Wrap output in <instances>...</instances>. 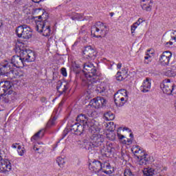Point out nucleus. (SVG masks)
Here are the masks:
<instances>
[{
  "label": "nucleus",
  "mask_w": 176,
  "mask_h": 176,
  "mask_svg": "<svg viewBox=\"0 0 176 176\" xmlns=\"http://www.w3.org/2000/svg\"><path fill=\"white\" fill-rule=\"evenodd\" d=\"M118 137L119 140H123V138H124V135H120V133H118Z\"/></svg>",
  "instance_id": "nucleus-50"
},
{
  "label": "nucleus",
  "mask_w": 176,
  "mask_h": 176,
  "mask_svg": "<svg viewBox=\"0 0 176 176\" xmlns=\"http://www.w3.org/2000/svg\"><path fill=\"white\" fill-rule=\"evenodd\" d=\"M82 71L85 74L87 79V83L89 86H91L94 85V83H97V80H98V78H97L98 74H97V69H96L94 65L90 63H85Z\"/></svg>",
  "instance_id": "nucleus-2"
},
{
  "label": "nucleus",
  "mask_w": 176,
  "mask_h": 176,
  "mask_svg": "<svg viewBox=\"0 0 176 176\" xmlns=\"http://www.w3.org/2000/svg\"><path fill=\"white\" fill-rule=\"evenodd\" d=\"M36 55L35 52L30 50H22L20 51L19 56H14L11 59V62L6 61L5 65L0 66V72L5 74L8 71H10L13 67L16 68H23L24 63H32L35 61Z\"/></svg>",
  "instance_id": "nucleus-1"
},
{
  "label": "nucleus",
  "mask_w": 176,
  "mask_h": 176,
  "mask_svg": "<svg viewBox=\"0 0 176 176\" xmlns=\"http://www.w3.org/2000/svg\"><path fill=\"white\" fill-rule=\"evenodd\" d=\"M138 28V25H136L135 23H134L131 26V31L132 35H134V33L135 32V30Z\"/></svg>",
  "instance_id": "nucleus-38"
},
{
  "label": "nucleus",
  "mask_w": 176,
  "mask_h": 176,
  "mask_svg": "<svg viewBox=\"0 0 176 176\" xmlns=\"http://www.w3.org/2000/svg\"><path fill=\"white\" fill-rule=\"evenodd\" d=\"M114 102L117 107H123L126 102L123 100V98L117 92L114 95Z\"/></svg>",
  "instance_id": "nucleus-19"
},
{
  "label": "nucleus",
  "mask_w": 176,
  "mask_h": 176,
  "mask_svg": "<svg viewBox=\"0 0 176 176\" xmlns=\"http://www.w3.org/2000/svg\"><path fill=\"white\" fill-rule=\"evenodd\" d=\"M124 176H135V175H134L133 172H131V170L126 168L124 171Z\"/></svg>",
  "instance_id": "nucleus-36"
},
{
  "label": "nucleus",
  "mask_w": 176,
  "mask_h": 176,
  "mask_svg": "<svg viewBox=\"0 0 176 176\" xmlns=\"http://www.w3.org/2000/svg\"><path fill=\"white\" fill-rule=\"evenodd\" d=\"M108 28L102 22H97L96 25H93L91 28V35L96 38H101L105 36Z\"/></svg>",
  "instance_id": "nucleus-5"
},
{
  "label": "nucleus",
  "mask_w": 176,
  "mask_h": 176,
  "mask_svg": "<svg viewBox=\"0 0 176 176\" xmlns=\"http://www.w3.org/2000/svg\"><path fill=\"white\" fill-rule=\"evenodd\" d=\"M91 94H90L89 91H87L86 93L85 94V96L86 100H89L91 98Z\"/></svg>",
  "instance_id": "nucleus-45"
},
{
  "label": "nucleus",
  "mask_w": 176,
  "mask_h": 176,
  "mask_svg": "<svg viewBox=\"0 0 176 176\" xmlns=\"http://www.w3.org/2000/svg\"><path fill=\"white\" fill-rule=\"evenodd\" d=\"M151 3H152V0L143 3L142 5V10H146V12H151L152 10V6H151Z\"/></svg>",
  "instance_id": "nucleus-27"
},
{
  "label": "nucleus",
  "mask_w": 176,
  "mask_h": 176,
  "mask_svg": "<svg viewBox=\"0 0 176 176\" xmlns=\"http://www.w3.org/2000/svg\"><path fill=\"white\" fill-rule=\"evenodd\" d=\"M104 118L105 120H107V121L113 120L115 119V116L112 112L108 111L104 114Z\"/></svg>",
  "instance_id": "nucleus-28"
},
{
  "label": "nucleus",
  "mask_w": 176,
  "mask_h": 176,
  "mask_svg": "<svg viewBox=\"0 0 176 176\" xmlns=\"http://www.w3.org/2000/svg\"><path fill=\"white\" fill-rule=\"evenodd\" d=\"M56 124V118H54L52 120H50L47 124V127H52Z\"/></svg>",
  "instance_id": "nucleus-37"
},
{
  "label": "nucleus",
  "mask_w": 176,
  "mask_h": 176,
  "mask_svg": "<svg viewBox=\"0 0 176 176\" xmlns=\"http://www.w3.org/2000/svg\"><path fill=\"white\" fill-rule=\"evenodd\" d=\"M82 54L84 57L87 58V60H95L97 57V51H96L93 47L90 45L85 47L84 50L82 51Z\"/></svg>",
  "instance_id": "nucleus-11"
},
{
  "label": "nucleus",
  "mask_w": 176,
  "mask_h": 176,
  "mask_svg": "<svg viewBox=\"0 0 176 176\" xmlns=\"http://www.w3.org/2000/svg\"><path fill=\"white\" fill-rule=\"evenodd\" d=\"M19 144L16 143V144H13L12 145V148H13L14 149H16V148H19Z\"/></svg>",
  "instance_id": "nucleus-51"
},
{
  "label": "nucleus",
  "mask_w": 176,
  "mask_h": 176,
  "mask_svg": "<svg viewBox=\"0 0 176 176\" xmlns=\"http://www.w3.org/2000/svg\"><path fill=\"white\" fill-rule=\"evenodd\" d=\"M38 19H36V30L38 32L42 34L43 36H50L52 30L50 26L47 25V21L46 19H42V16H38Z\"/></svg>",
  "instance_id": "nucleus-4"
},
{
  "label": "nucleus",
  "mask_w": 176,
  "mask_h": 176,
  "mask_svg": "<svg viewBox=\"0 0 176 176\" xmlns=\"http://www.w3.org/2000/svg\"><path fill=\"white\" fill-rule=\"evenodd\" d=\"M61 74L63 76H67V69L65 67L61 69Z\"/></svg>",
  "instance_id": "nucleus-46"
},
{
  "label": "nucleus",
  "mask_w": 176,
  "mask_h": 176,
  "mask_svg": "<svg viewBox=\"0 0 176 176\" xmlns=\"http://www.w3.org/2000/svg\"><path fill=\"white\" fill-rule=\"evenodd\" d=\"M117 68H118V69H120L122 68V63H120L117 65Z\"/></svg>",
  "instance_id": "nucleus-53"
},
{
  "label": "nucleus",
  "mask_w": 176,
  "mask_h": 176,
  "mask_svg": "<svg viewBox=\"0 0 176 176\" xmlns=\"http://www.w3.org/2000/svg\"><path fill=\"white\" fill-rule=\"evenodd\" d=\"M78 123H75L71 126V129H70L71 131H72L73 133H76V134L78 131Z\"/></svg>",
  "instance_id": "nucleus-39"
},
{
  "label": "nucleus",
  "mask_w": 176,
  "mask_h": 176,
  "mask_svg": "<svg viewBox=\"0 0 176 176\" xmlns=\"http://www.w3.org/2000/svg\"><path fill=\"white\" fill-rule=\"evenodd\" d=\"M1 75H6L10 79H14V78H21L24 76V72L20 69L12 68L9 71L5 72V74L0 72Z\"/></svg>",
  "instance_id": "nucleus-10"
},
{
  "label": "nucleus",
  "mask_w": 176,
  "mask_h": 176,
  "mask_svg": "<svg viewBox=\"0 0 176 176\" xmlns=\"http://www.w3.org/2000/svg\"><path fill=\"white\" fill-rule=\"evenodd\" d=\"M172 39L173 41H176V37L173 35L172 36Z\"/></svg>",
  "instance_id": "nucleus-60"
},
{
  "label": "nucleus",
  "mask_w": 176,
  "mask_h": 176,
  "mask_svg": "<svg viewBox=\"0 0 176 176\" xmlns=\"http://www.w3.org/2000/svg\"><path fill=\"white\" fill-rule=\"evenodd\" d=\"M45 134V131L43 130H40L38 132H37L34 135L36 137H39V138H42Z\"/></svg>",
  "instance_id": "nucleus-41"
},
{
  "label": "nucleus",
  "mask_w": 176,
  "mask_h": 176,
  "mask_svg": "<svg viewBox=\"0 0 176 176\" xmlns=\"http://www.w3.org/2000/svg\"><path fill=\"white\" fill-rule=\"evenodd\" d=\"M88 116L90 117V118H93V112H90V113H88Z\"/></svg>",
  "instance_id": "nucleus-56"
},
{
  "label": "nucleus",
  "mask_w": 176,
  "mask_h": 176,
  "mask_svg": "<svg viewBox=\"0 0 176 176\" xmlns=\"http://www.w3.org/2000/svg\"><path fill=\"white\" fill-rule=\"evenodd\" d=\"M56 89L58 93H60V94H63L64 93H65L67 89H68V84H67V82H63L61 81H59L58 82Z\"/></svg>",
  "instance_id": "nucleus-20"
},
{
  "label": "nucleus",
  "mask_w": 176,
  "mask_h": 176,
  "mask_svg": "<svg viewBox=\"0 0 176 176\" xmlns=\"http://www.w3.org/2000/svg\"><path fill=\"white\" fill-rule=\"evenodd\" d=\"M152 86L151 80L149 78H146L142 82L140 87V90L142 93H148L151 91Z\"/></svg>",
  "instance_id": "nucleus-16"
},
{
  "label": "nucleus",
  "mask_w": 176,
  "mask_h": 176,
  "mask_svg": "<svg viewBox=\"0 0 176 176\" xmlns=\"http://www.w3.org/2000/svg\"><path fill=\"white\" fill-rule=\"evenodd\" d=\"M117 93L122 97V101L127 102L129 95H127V91L126 89H120Z\"/></svg>",
  "instance_id": "nucleus-23"
},
{
  "label": "nucleus",
  "mask_w": 176,
  "mask_h": 176,
  "mask_svg": "<svg viewBox=\"0 0 176 176\" xmlns=\"http://www.w3.org/2000/svg\"><path fill=\"white\" fill-rule=\"evenodd\" d=\"M160 87L165 94H168V96H170V94H173V91H174L176 89V86L174 84V82L170 81V80H164L163 82L160 85Z\"/></svg>",
  "instance_id": "nucleus-7"
},
{
  "label": "nucleus",
  "mask_w": 176,
  "mask_h": 176,
  "mask_svg": "<svg viewBox=\"0 0 176 176\" xmlns=\"http://www.w3.org/2000/svg\"><path fill=\"white\" fill-rule=\"evenodd\" d=\"M173 57V54L170 51H165L160 57V63L162 65H168L170 60Z\"/></svg>",
  "instance_id": "nucleus-13"
},
{
  "label": "nucleus",
  "mask_w": 176,
  "mask_h": 176,
  "mask_svg": "<svg viewBox=\"0 0 176 176\" xmlns=\"http://www.w3.org/2000/svg\"><path fill=\"white\" fill-rule=\"evenodd\" d=\"M144 176H153L155 175V169L152 168H146L143 170Z\"/></svg>",
  "instance_id": "nucleus-26"
},
{
  "label": "nucleus",
  "mask_w": 176,
  "mask_h": 176,
  "mask_svg": "<svg viewBox=\"0 0 176 176\" xmlns=\"http://www.w3.org/2000/svg\"><path fill=\"white\" fill-rule=\"evenodd\" d=\"M165 46H166L167 47H169L170 46H173V42L171 41L166 42L165 43Z\"/></svg>",
  "instance_id": "nucleus-48"
},
{
  "label": "nucleus",
  "mask_w": 176,
  "mask_h": 176,
  "mask_svg": "<svg viewBox=\"0 0 176 176\" xmlns=\"http://www.w3.org/2000/svg\"><path fill=\"white\" fill-rule=\"evenodd\" d=\"M106 137L110 141H115L116 140V133L114 131H106Z\"/></svg>",
  "instance_id": "nucleus-24"
},
{
  "label": "nucleus",
  "mask_w": 176,
  "mask_h": 176,
  "mask_svg": "<svg viewBox=\"0 0 176 176\" xmlns=\"http://www.w3.org/2000/svg\"><path fill=\"white\" fill-rule=\"evenodd\" d=\"M96 176H105V175H96Z\"/></svg>",
  "instance_id": "nucleus-63"
},
{
  "label": "nucleus",
  "mask_w": 176,
  "mask_h": 176,
  "mask_svg": "<svg viewBox=\"0 0 176 176\" xmlns=\"http://www.w3.org/2000/svg\"><path fill=\"white\" fill-rule=\"evenodd\" d=\"M17 152L19 156H24V153H25V148H24V146H18Z\"/></svg>",
  "instance_id": "nucleus-34"
},
{
  "label": "nucleus",
  "mask_w": 176,
  "mask_h": 176,
  "mask_svg": "<svg viewBox=\"0 0 176 176\" xmlns=\"http://www.w3.org/2000/svg\"><path fill=\"white\" fill-rule=\"evenodd\" d=\"M89 118H87V116L85 114H80L79 116H77L76 118V122H78L81 124H87V120Z\"/></svg>",
  "instance_id": "nucleus-22"
},
{
  "label": "nucleus",
  "mask_w": 176,
  "mask_h": 176,
  "mask_svg": "<svg viewBox=\"0 0 176 176\" xmlns=\"http://www.w3.org/2000/svg\"><path fill=\"white\" fill-rule=\"evenodd\" d=\"M123 144L126 145H131L133 144V139L126 138L123 140Z\"/></svg>",
  "instance_id": "nucleus-40"
},
{
  "label": "nucleus",
  "mask_w": 176,
  "mask_h": 176,
  "mask_svg": "<svg viewBox=\"0 0 176 176\" xmlns=\"http://www.w3.org/2000/svg\"><path fill=\"white\" fill-rule=\"evenodd\" d=\"M10 171H12V163L10 160L5 159L0 161V173L7 174V173Z\"/></svg>",
  "instance_id": "nucleus-12"
},
{
  "label": "nucleus",
  "mask_w": 176,
  "mask_h": 176,
  "mask_svg": "<svg viewBox=\"0 0 176 176\" xmlns=\"http://www.w3.org/2000/svg\"><path fill=\"white\" fill-rule=\"evenodd\" d=\"M3 25V23H2V21H0V28H1V27H2Z\"/></svg>",
  "instance_id": "nucleus-62"
},
{
  "label": "nucleus",
  "mask_w": 176,
  "mask_h": 176,
  "mask_svg": "<svg viewBox=\"0 0 176 176\" xmlns=\"http://www.w3.org/2000/svg\"><path fill=\"white\" fill-rule=\"evenodd\" d=\"M84 126H85V130H87V129H89V131L91 133H97L100 130L98 126H96V120L94 119L88 118L87 124H84Z\"/></svg>",
  "instance_id": "nucleus-15"
},
{
  "label": "nucleus",
  "mask_w": 176,
  "mask_h": 176,
  "mask_svg": "<svg viewBox=\"0 0 176 176\" xmlns=\"http://www.w3.org/2000/svg\"><path fill=\"white\" fill-rule=\"evenodd\" d=\"M134 156L139 160L140 166H146L148 162L151 161V157L148 155L142 147L138 145H134L131 148Z\"/></svg>",
  "instance_id": "nucleus-3"
},
{
  "label": "nucleus",
  "mask_w": 176,
  "mask_h": 176,
  "mask_svg": "<svg viewBox=\"0 0 176 176\" xmlns=\"http://www.w3.org/2000/svg\"><path fill=\"white\" fill-rule=\"evenodd\" d=\"M89 168L94 173H98V171H101L102 169V164L100 161L95 160L89 164Z\"/></svg>",
  "instance_id": "nucleus-17"
},
{
  "label": "nucleus",
  "mask_w": 176,
  "mask_h": 176,
  "mask_svg": "<svg viewBox=\"0 0 176 176\" xmlns=\"http://www.w3.org/2000/svg\"><path fill=\"white\" fill-rule=\"evenodd\" d=\"M35 3H39V2H42V0H32Z\"/></svg>",
  "instance_id": "nucleus-54"
},
{
  "label": "nucleus",
  "mask_w": 176,
  "mask_h": 176,
  "mask_svg": "<svg viewBox=\"0 0 176 176\" xmlns=\"http://www.w3.org/2000/svg\"><path fill=\"white\" fill-rule=\"evenodd\" d=\"M13 90L12 89V82L10 81H2L0 82V100L6 94H12Z\"/></svg>",
  "instance_id": "nucleus-9"
},
{
  "label": "nucleus",
  "mask_w": 176,
  "mask_h": 176,
  "mask_svg": "<svg viewBox=\"0 0 176 176\" xmlns=\"http://www.w3.org/2000/svg\"><path fill=\"white\" fill-rule=\"evenodd\" d=\"M38 140H41V138L36 136V135H34L31 138V141H32V142H35V141H38Z\"/></svg>",
  "instance_id": "nucleus-43"
},
{
  "label": "nucleus",
  "mask_w": 176,
  "mask_h": 176,
  "mask_svg": "<svg viewBox=\"0 0 176 176\" xmlns=\"http://www.w3.org/2000/svg\"><path fill=\"white\" fill-rule=\"evenodd\" d=\"M24 0H15L14 2L18 5H22Z\"/></svg>",
  "instance_id": "nucleus-49"
},
{
  "label": "nucleus",
  "mask_w": 176,
  "mask_h": 176,
  "mask_svg": "<svg viewBox=\"0 0 176 176\" xmlns=\"http://www.w3.org/2000/svg\"><path fill=\"white\" fill-rule=\"evenodd\" d=\"M129 131V133H131V130H130V129L127 128V127H124L123 128V131Z\"/></svg>",
  "instance_id": "nucleus-52"
},
{
  "label": "nucleus",
  "mask_w": 176,
  "mask_h": 176,
  "mask_svg": "<svg viewBox=\"0 0 176 176\" xmlns=\"http://www.w3.org/2000/svg\"><path fill=\"white\" fill-rule=\"evenodd\" d=\"M71 19L74 21H82V20H83V14L73 12L72 14Z\"/></svg>",
  "instance_id": "nucleus-25"
},
{
  "label": "nucleus",
  "mask_w": 176,
  "mask_h": 176,
  "mask_svg": "<svg viewBox=\"0 0 176 176\" xmlns=\"http://www.w3.org/2000/svg\"><path fill=\"white\" fill-rule=\"evenodd\" d=\"M149 58H152V56L149 55L148 54H146V56L144 57L146 64H149V63H151V60L146 61V60H149Z\"/></svg>",
  "instance_id": "nucleus-42"
},
{
  "label": "nucleus",
  "mask_w": 176,
  "mask_h": 176,
  "mask_svg": "<svg viewBox=\"0 0 176 176\" xmlns=\"http://www.w3.org/2000/svg\"><path fill=\"white\" fill-rule=\"evenodd\" d=\"M102 168H105L106 170H104V174L111 175L113 173V168H111V164L109 162H104L102 164Z\"/></svg>",
  "instance_id": "nucleus-21"
},
{
  "label": "nucleus",
  "mask_w": 176,
  "mask_h": 176,
  "mask_svg": "<svg viewBox=\"0 0 176 176\" xmlns=\"http://www.w3.org/2000/svg\"><path fill=\"white\" fill-rule=\"evenodd\" d=\"M165 76L169 78H174V76H176V73L173 69H168L165 72Z\"/></svg>",
  "instance_id": "nucleus-32"
},
{
  "label": "nucleus",
  "mask_w": 176,
  "mask_h": 176,
  "mask_svg": "<svg viewBox=\"0 0 176 176\" xmlns=\"http://www.w3.org/2000/svg\"><path fill=\"white\" fill-rule=\"evenodd\" d=\"M107 131H115V129H116V125L113 124V122H110L107 124Z\"/></svg>",
  "instance_id": "nucleus-30"
},
{
  "label": "nucleus",
  "mask_w": 176,
  "mask_h": 176,
  "mask_svg": "<svg viewBox=\"0 0 176 176\" xmlns=\"http://www.w3.org/2000/svg\"><path fill=\"white\" fill-rule=\"evenodd\" d=\"M16 34L18 38H23V39L32 38V30L27 25L18 26L16 30Z\"/></svg>",
  "instance_id": "nucleus-6"
},
{
  "label": "nucleus",
  "mask_w": 176,
  "mask_h": 176,
  "mask_svg": "<svg viewBox=\"0 0 176 176\" xmlns=\"http://www.w3.org/2000/svg\"><path fill=\"white\" fill-rule=\"evenodd\" d=\"M41 101L42 102H46V98H41Z\"/></svg>",
  "instance_id": "nucleus-57"
},
{
  "label": "nucleus",
  "mask_w": 176,
  "mask_h": 176,
  "mask_svg": "<svg viewBox=\"0 0 176 176\" xmlns=\"http://www.w3.org/2000/svg\"><path fill=\"white\" fill-rule=\"evenodd\" d=\"M144 21H142V19L140 18L135 23L138 25H140V24H142Z\"/></svg>",
  "instance_id": "nucleus-47"
},
{
  "label": "nucleus",
  "mask_w": 176,
  "mask_h": 176,
  "mask_svg": "<svg viewBox=\"0 0 176 176\" xmlns=\"http://www.w3.org/2000/svg\"><path fill=\"white\" fill-rule=\"evenodd\" d=\"M173 35L175 36L176 37V31H173Z\"/></svg>",
  "instance_id": "nucleus-61"
},
{
  "label": "nucleus",
  "mask_w": 176,
  "mask_h": 176,
  "mask_svg": "<svg viewBox=\"0 0 176 176\" xmlns=\"http://www.w3.org/2000/svg\"><path fill=\"white\" fill-rule=\"evenodd\" d=\"M85 130H86V127L84 124H78V126H77V132L76 134L80 135V134H82V133H83V131H85Z\"/></svg>",
  "instance_id": "nucleus-29"
},
{
  "label": "nucleus",
  "mask_w": 176,
  "mask_h": 176,
  "mask_svg": "<svg viewBox=\"0 0 176 176\" xmlns=\"http://www.w3.org/2000/svg\"><path fill=\"white\" fill-rule=\"evenodd\" d=\"M129 76V72L127 69H124L121 72H118L116 74V79L118 81L124 80Z\"/></svg>",
  "instance_id": "nucleus-18"
},
{
  "label": "nucleus",
  "mask_w": 176,
  "mask_h": 176,
  "mask_svg": "<svg viewBox=\"0 0 176 176\" xmlns=\"http://www.w3.org/2000/svg\"><path fill=\"white\" fill-rule=\"evenodd\" d=\"M56 112V110L54 111V113Z\"/></svg>",
  "instance_id": "nucleus-64"
},
{
  "label": "nucleus",
  "mask_w": 176,
  "mask_h": 176,
  "mask_svg": "<svg viewBox=\"0 0 176 176\" xmlns=\"http://www.w3.org/2000/svg\"><path fill=\"white\" fill-rule=\"evenodd\" d=\"M130 137L131 138H134V135L133 134V133H130Z\"/></svg>",
  "instance_id": "nucleus-59"
},
{
  "label": "nucleus",
  "mask_w": 176,
  "mask_h": 176,
  "mask_svg": "<svg viewBox=\"0 0 176 176\" xmlns=\"http://www.w3.org/2000/svg\"><path fill=\"white\" fill-rule=\"evenodd\" d=\"M151 0H142V2H146V3H147V2H149Z\"/></svg>",
  "instance_id": "nucleus-58"
},
{
  "label": "nucleus",
  "mask_w": 176,
  "mask_h": 176,
  "mask_svg": "<svg viewBox=\"0 0 176 176\" xmlns=\"http://www.w3.org/2000/svg\"><path fill=\"white\" fill-rule=\"evenodd\" d=\"M7 94L3 96L1 98H3V102L8 103L9 102V96H6Z\"/></svg>",
  "instance_id": "nucleus-44"
},
{
  "label": "nucleus",
  "mask_w": 176,
  "mask_h": 176,
  "mask_svg": "<svg viewBox=\"0 0 176 176\" xmlns=\"http://www.w3.org/2000/svg\"><path fill=\"white\" fill-rule=\"evenodd\" d=\"M107 104V100H105L102 97H97L94 99H92L89 104L91 107H93L94 108H100V107H104Z\"/></svg>",
  "instance_id": "nucleus-14"
},
{
  "label": "nucleus",
  "mask_w": 176,
  "mask_h": 176,
  "mask_svg": "<svg viewBox=\"0 0 176 176\" xmlns=\"http://www.w3.org/2000/svg\"><path fill=\"white\" fill-rule=\"evenodd\" d=\"M113 144H112V143H109L107 146L106 148H104V152L105 153H111L113 151Z\"/></svg>",
  "instance_id": "nucleus-33"
},
{
  "label": "nucleus",
  "mask_w": 176,
  "mask_h": 176,
  "mask_svg": "<svg viewBox=\"0 0 176 176\" xmlns=\"http://www.w3.org/2000/svg\"><path fill=\"white\" fill-rule=\"evenodd\" d=\"M90 142L94 146H101L104 140H105V135L102 134V132H95L92 133V135L90 138Z\"/></svg>",
  "instance_id": "nucleus-8"
},
{
  "label": "nucleus",
  "mask_w": 176,
  "mask_h": 176,
  "mask_svg": "<svg viewBox=\"0 0 176 176\" xmlns=\"http://www.w3.org/2000/svg\"><path fill=\"white\" fill-rule=\"evenodd\" d=\"M56 162L58 163L59 167H64V164H65V160L61 157H58L56 159Z\"/></svg>",
  "instance_id": "nucleus-35"
},
{
  "label": "nucleus",
  "mask_w": 176,
  "mask_h": 176,
  "mask_svg": "<svg viewBox=\"0 0 176 176\" xmlns=\"http://www.w3.org/2000/svg\"><path fill=\"white\" fill-rule=\"evenodd\" d=\"M105 85L104 84L98 85L96 89V91L98 93H104L106 90Z\"/></svg>",
  "instance_id": "nucleus-31"
},
{
  "label": "nucleus",
  "mask_w": 176,
  "mask_h": 176,
  "mask_svg": "<svg viewBox=\"0 0 176 176\" xmlns=\"http://www.w3.org/2000/svg\"><path fill=\"white\" fill-rule=\"evenodd\" d=\"M34 151H39V148L36 147V145H34L33 147Z\"/></svg>",
  "instance_id": "nucleus-55"
}]
</instances>
